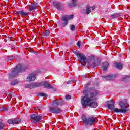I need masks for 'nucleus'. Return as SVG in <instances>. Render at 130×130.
<instances>
[{"mask_svg":"<svg viewBox=\"0 0 130 130\" xmlns=\"http://www.w3.org/2000/svg\"><path fill=\"white\" fill-rule=\"evenodd\" d=\"M97 96V93L91 92L81 97V104L83 108L86 106H90L92 108H96L98 106V104L96 102L95 97Z\"/></svg>","mask_w":130,"mask_h":130,"instance_id":"1","label":"nucleus"},{"mask_svg":"<svg viewBox=\"0 0 130 130\" xmlns=\"http://www.w3.org/2000/svg\"><path fill=\"white\" fill-rule=\"evenodd\" d=\"M118 105L121 109L116 108L114 110V112L116 113H126L127 112L128 104L126 100L119 101Z\"/></svg>","mask_w":130,"mask_h":130,"instance_id":"2","label":"nucleus"},{"mask_svg":"<svg viewBox=\"0 0 130 130\" xmlns=\"http://www.w3.org/2000/svg\"><path fill=\"white\" fill-rule=\"evenodd\" d=\"M82 119L83 124L85 125H92L96 122V118L94 117H87L85 115H82Z\"/></svg>","mask_w":130,"mask_h":130,"instance_id":"3","label":"nucleus"},{"mask_svg":"<svg viewBox=\"0 0 130 130\" xmlns=\"http://www.w3.org/2000/svg\"><path fill=\"white\" fill-rule=\"evenodd\" d=\"M27 69V67L23 64H18L16 66L15 68H13L12 69L11 75L15 77V76H17L19 73H22V72H24L25 70Z\"/></svg>","mask_w":130,"mask_h":130,"instance_id":"4","label":"nucleus"},{"mask_svg":"<svg viewBox=\"0 0 130 130\" xmlns=\"http://www.w3.org/2000/svg\"><path fill=\"white\" fill-rule=\"evenodd\" d=\"M43 117L41 115L32 114L30 115V120H31L32 123H37V122H39L40 120H42Z\"/></svg>","mask_w":130,"mask_h":130,"instance_id":"5","label":"nucleus"},{"mask_svg":"<svg viewBox=\"0 0 130 130\" xmlns=\"http://www.w3.org/2000/svg\"><path fill=\"white\" fill-rule=\"evenodd\" d=\"M73 15H64L62 16V27H66L68 25V23L70 20L73 19Z\"/></svg>","mask_w":130,"mask_h":130,"instance_id":"6","label":"nucleus"},{"mask_svg":"<svg viewBox=\"0 0 130 130\" xmlns=\"http://www.w3.org/2000/svg\"><path fill=\"white\" fill-rule=\"evenodd\" d=\"M78 57L80 58V59L83 61L84 63H81L82 66H85L86 63L88 62V59H87V57H86V55L84 54V53H80V54H79V56H78Z\"/></svg>","mask_w":130,"mask_h":130,"instance_id":"7","label":"nucleus"},{"mask_svg":"<svg viewBox=\"0 0 130 130\" xmlns=\"http://www.w3.org/2000/svg\"><path fill=\"white\" fill-rule=\"evenodd\" d=\"M49 110L51 113H55V114L61 113V110L58 107H50Z\"/></svg>","mask_w":130,"mask_h":130,"instance_id":"8","label":"nucleus"},{"mask_svg":"<svg viewBox=\"0 0 130 130\" xmlns=\"http://www.w3.org/2000/svg\"><path fill=\"white\" fill-rule=\"evenodd\" d=\"M42 86V83L40 82L39 83H31L28 84L26 85L27 88H29V89H33V88H38L39 87H41Z\"/></svg>","mask_w":130,"mask_h":130,"instance_id":"9","label":"nucleus"},{"mask_svg":"<svg viewBox=\"0 0 130 130\" xmlns=\"http://www.w3.org/2000/svg\"><path fill=\"white\" fill-rule=\"evenodd\" d=\"M17 15L18 16H22V17H26V16H29L30 13L27 12V11H25L24 10H20L16 12Z\"/></svg>","mask_w":130,"mask_h":130,"instance_id":"10","label":"nucleus"},{"mask_svg":"<svg viewBox=\"0 0 130 130\" xmlns=\"http://www.w3.org/2000/svg\"><path fill=\"white\" fill-rule=\"evenodd\" d=\"M8 122L9 124H19V123H21V120L19 119H15L13 120L9 119Z\"/></svg>","mask_w":130,"mask_h":130,"instance_id":"11","label":"nucleus"},{"mask_svg":"<svg viewBox=\"0 0 130 130\" xmlns=\"http://www.w3.org/2000/svg\"><path fill=\"white\" fill-rule=\"evenodd\" d=\"M36 79V76L34 74H29L27 77V82H32Z\"/></svg>","mask_w":130,"mask_h":130,"instance_id":"12","label":"nucleus"},{"mask_svg":"<svg viewBox=\"0 0 130 130\" xmlns=\"http://www.w3.org/2000/svg\"><path fill=\"white\" fill-rule=\"evenodd\" d=\"M42 83V86H44L45 88H47V89H52L53 87L50 84L49 82L45 81V82H41Z\"/></svg>","mask_w":130,"mask_h":130,"instance_id":"13","label":"nucleus"},{"mask_svg":"<svg viewBox=\"0 0 130 130\" xmlns=\"http://www.w3.org/2000/svg\"><path fill=\"white\" fill-rule=\"evenodd\" d=\"M108 66H109V63L107 62H105L103 63L102 69L104 72H106L107 69H108Z\"/></svg>","mask_w":130,"mask_h":130,"instance_id":"14","label":"nucleus"},{"mask_svg":"<svg viewBox=\"0 0 130 130\" xmlns=\"http://www.w3.org/2000/svg\"><path fill=\"white\" fill-rule=\"evenodd\" d=\"M53 5L54 6V7H55L58 10H61L62 9L61 4L60 3L54 2L53 3Z\"/></svg>","mask_w":130,"mask_h":130,"instance_id":"15","label":"nucleus"},{"mask_svg":"<svg viewBox=\"0 0 130 130\" xmlns=\"http://www.w3.org/2000/svg\"><path fill=\"white\" fill-rule=\"evenodd\" d=\"M107 106L108 109H110V110H113L114 111L116 108H115V106H114V104H108Z\"/></svg>","mask_w":130,"mask_h":130,"instance_id":"16","label":"nucleus"},{"mask_svg":"<svg viewBox=\"0 0 130 130\" xmlns=\"http://www.w3.org/2000/svg\"><path fill=\"white\" fill-rule=\"evenodd\" d=\"M114 67L119 70H121L123 68V65L121 63H116L114 64Z\"/></svg>","mask_w":130,"mask_h":130,"instance_id":"17","label":"nucleus"},{"mask_svg":"<svg viewBox=\"0 0 130 130\" xmlns=\"http://www.w3.org/2000/svg\"><path fill=\"white\" fill-rule=\"evenodd\" d=\"M114 77L113 75H110L107 76H103V79H106V80H112Z\"/></svg>","mask_w":130,"mask_h":130,"instance_id":"18","label":"nucleus"},{"mask_svg":"<svg viewBox=\"0 0 130 130\" xmlns=\"http://www.w3.org/2000/svg\"><path fill=\"white\" fill-rule=\"evenodd\" d=\"M76 5L77 2H76V0H72V2L69 4V6L70 7V8L76 7Z\"/></svg>","mask_w":130,"mask_h":130,"instance_id":"19","label":"nucleus"},{"mask_svg":"<svg viewBox=\"0 0 130 130\" xmlns=\"http://www.w3.org/2000/svg\"><path fill=\"white\" fill-rule=\"evenodd\" d=\"M34 10H36V5H35V4H31L29 6L28 11H29V12H32V11H34Z\"/></svg>","mask_w":130,"mask_h":130,"instance_id":"20","label":"nucleus"},{"mask_svg":"<svg viewBox=\"0 0 130 130\" xmlns=\"http://www.w3.org/2000/svg\"><path fill=\"white\" fill-rule=\"evenodd\" d=\"M53 106H58L59 105V100H55L53 101V104H52Z\"/></svg>","mask_w":130,"mask_h":130,"instance_id":"21","label":"nucleus"},{"mask_svg":"<svg viewBox=\"0 0 130 130\" xmlns=\"http://www.w3.org/2000/svg\"><path fill=\"white\" fill-rule=\"evenodd\" d=\"M101 63V61L99 60H96L94 62H93V66L94 67H97V66H99Z\"/></svg>","mask_w":130,"mask_h":130,"instance_id":"22","label":"nucleus"},{"mask_svg":"<svg viewBox=\"0 0 130 130\" xmlns=\"http://www.w3.org/2000/svg\"><path fill=\"white\" fill-rule=\"evenodd\" d=\"M17 84H19V81L17 80H13L11 83V86H15V85H17Z\"/></svg>","mask_w":130,"mask_h":130,"instance_id":"23","label":"nucleus"},{"mask_svg":"<svg viewBox=\"0 0 130 130\" xmlns=\"http://www.w3.org/2000/svg\"><path fill=\"white\" fill-rule=\"evenodd\" d=\"M5 124L3 123V120L0 119V130L4 129Z\"/></svg>","mask_w":130,"mask_h":130,"instance_id":"24","label":"nucleus"},{"mask_svg":"<svg viewBox=\"0 0 130 130\" xmlns=\"http://www.w3.org/2000/svg\"><path fill=\"white\" fill-rule=\"evenodd\" d=\"M120 16V14H119V13H115V14L112 15V18H117Z\"/></svg>","mask_w":130,"mask_h":130,"instance_id":"25","label":"nucleus"},{"mask_svg":"<svg viewBox=\"0 0 130 130\" xmlns=\"http://www.w3.org/2000/svg\"><path fill=\"white\" fill-rule=\"evenodd\" d=\"M90 6H87L86 7V14H90V13H91V10H90Z\"/></svg>","mask_w":130,"mask_h":130,"instance_id":"26","label":"nucleus"},{"mask_svg":"<svg viewBox=\"0 0 130 130\" xmlns=\"http://www.w3.org/2000/svg\"><path fill=\"white\" fill-rule=\"evenodd\" d=\"M38 95L40 96V97H47V94L43 93H40Z\"/></svg>","mask_w":130,"mask_h":130,"instance_id":"27","label":"nucleus"},{"mask_svg":"<svg viewBox=\"0 0 130 130\" xmlns=\"http://www.w3.org/2000/svg\"><path fill=\"white\" fill-rule=\"evenodd\" d=\"M49 34H50V31H49V30H46L45 31V35L44 36H48V35H49Z\"/></svg>","mask_w":130,"mask_h":130,"instance_id":"28","label":"nucleus"},{"mask_svg":"<svg viewBox=\"0 0 130 130\" xmlns=\"http://www.w3.org/2000/svg\"><path fill=\"white\" fill-rule=\"evenodd\" d=\"M70 29L71 31H75L76 29V27L74 25H71Z\"/></svg>","mask_w":130,"mask_h":130,"instance_id":"29","label":"nucleus"},{"mask_svg":"<svg viewBox=\"0 0 130 130\" xmlns=\"http://www.w3.org/2000/svg\"><path fill=\"white\" fill-rule=\"evenodd\" d=\"M59 103L60 105L64 104V100H59Z\"/></svg>","mask_w":130,"mask_h":130,"instance_id":"30","label":"nucleus"},{"mask_svg":"<svg viewBox=\"0 0 130 130\" xmlns=\"http://www.w3.org/2000/svg\"><path fill=\"white\" fill-rule=\"evenodd\" d=\"M73 52H74V53L76 55H77V56L78 57H79V56L80 55V53H81L78 52V51H74Z\"/></svg>","mask_w":130,"mask_h":130,"instance_id":"31","label":"nucleus"},{"mask_svg":"<svg viewBox=\"0 0 130 130\" xmlns=\"http://www.w3.org/2000/svg\"><path fill=\"white\" fill-rule=\"evenodd\" d=\"M14 57L13 56H9L7 57V59H8V60H11V59H14Z\"/></svg>","mask_w":130,"mask_h":130,"instance_id":"32","label":"nucleus"},{"mask_svg":"<svg viewBox=\"0 0 130 130\" xmlns=\"http://www.w3.org/2000/svg\"><path fill=\"white\" fill-rule=\"evenodd\" d=\"M71 98H72V96H71V95H66V99L67 100H69V99H71Z\"/></svg>","mask_w":130,"mask_h":130,"instance_id":"33","label":"nucleus"},{"mask_svg":"<svg viewBox=\"0 0 130 130\" xmlns=\"http://www.w3.org/2000/svg\"><path fill=\"white\" fill-rule=\"evenodd\" d=\"M77 45H78L79 48H80V46H81V42L78 41V42L77 43Z\"/></svg>","mask_w":130,"mask_h":130,"instance_id":"34","label":"nucleus"},{"mask_svg":"<svg viewBox=\"0 0 130 130\" xmlns=\"http://www.w3.org/2000/svg\"><path fill=\"white\" fill-rule=\"evenodd\" d=\"M127 78H128V76H125L123 78H122V81H124L125 80L127 79Z\"/></svg>","mask_w":130,"mask_h":130,"instance_id":"35","label":"nucleus"},{"mask_svg":"<svg viewBox=\"0 0 130 130\" xmlns=\"http://www.w3.org/2000/svg\"><path fill=\"white\" fill-rule=\"evenodd\" d=\"M42 105H40V106L37 107L38 109H41V107H42Z\"/></svg>","mask_w":130,"mask_h":130,"instance_id":"36","label":"nucleus"},{"mask_svg":"<svg viewBox=\"0 0 130 130\" xmlns=\"http://www.w3.org/2000/svg\"><path fill=\"white\" fill-rule=\"evenodd\" d=\"M111 103H112V104H115V102H114L113 100H111Z\"/></svg>","mask_w":130,"mask_h":130,"instance_id":"37","label":"nucleus"},{"mask_svg":"<svg viewBox=\"0 0 130 130\" xmlns=\"http://www.w3.org/2000/svg\"><path fill=\"white\" fill-rule=\"evenodd\" d=\"M95 8H96V7H95V6H92V7H91L92 10H95Z\"/></svg>","mask_w":130,"mask_h":130,"instance_id":"38","label":"nucleus"},{"mask_svg":"<svg viewBox=\"0 0 130 130\" xmlns=\"http://www.w3.org/2000/svg\"><path fill=\"white\" fill-rule=\"evenodd\" d=\"M71 81H68L67 82V84H71Z\"/></svg>","mask_w":130,"mask_h":130,"instance_id":"39","label":"nucleus"},{"mask_svg":"<svg viewBox=\"0 0 130 130\" xmlns=\"http://www.w3.org/2000/svg\"><path fill=\"white\" fill-rule=\"evenodd\" d=\"M4 111H8V109L4 108Z\"/></svg>","mask_w":130,"mask_h":130,"instance_id":"40","label":"nucleus"},{"mask_svg":"<svg viewBox=\"0 0 130 130\" xmlns=\"http://www.w3.org/2000/svg\"><path fill=\"white\" fill-rule=\"evenodd\" d=\"M32 52L34 53V54L36 55V52H34V51H32Z\"/></svg>","mask_w":130,"mask_h":130,"instance_id":"41","label":"nucleus"}]
</instances>
